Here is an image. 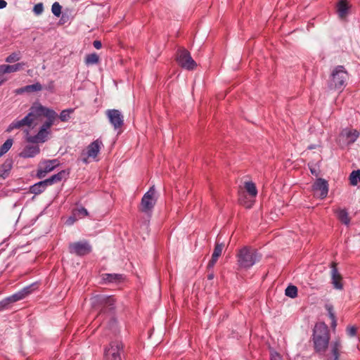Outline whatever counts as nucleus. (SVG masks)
Returning a JSON list of instances; mask_svg holds the SVG:
<instances>
[{
    "mask_svg": "<svg viewBox=\"0 0 360 360\" xmlns=\"http://www.w3.org/2000/svg\"><path fill=\"white\" fill-rule=\"evenodd\" d=\"M93 45L96 49H100L102 47V44L101 41L98 40L94 41Z\"/></svg>",
    "mask_w": 360,
    "mask_h": 360,
    "instance_id": "45",
    "label": "nucleus"
},
{
    "mask_svg": "<svg viewBox=\"0 0 360 360\" xmlns=\"http://www.w3.org/2000/svg\"><path fill=\"white\" fill-rule=\"evenodd\" d=\"M43 112L40 113V118L43 116L46 117L47 120L41 125L38 133L34 136H30L27 138L30 143H44L46 141L48 135L51 133V127L54 124V121L58 117L57 113L50 108L43 107Z\"/></svg>",
    "mask_w": 360,
    "mask_h": 360,
    "instance_id": "2",
    "label": "nucleus"
},
{
    "mask_svg": "<svg viewBox=\"0 0 360 360\" xmlns=\"http://www.w3.org/2000/svg\"><path fill=\"white\" fill-rule=\"evenodd\" d=\"M359 136V132L356 129L345 128L342 130L339 136V142L342 145H350L356 141Z\"/></svg>",
    "mask_w": 360,
    "mask_h": 360,
    "instance_id": "13",
    "label": "nucleus"
},
{
    "mask_svg": "<svg viewBox=\"0 0 360 360\" xmlns=\"http://www.w3.org/2000/svg\"><path fill=\"white\" fill-rule=\"evenodd\" d=\"M331 328L335 330L337 326V319L336 318H334V319H331Z\"/></svg>",
    "mask_w": 360,
    "mask_h": 360,
    "instance_id": "46",
    "label": "nucleus"
},
{
    "mask_svg": "<svg viewBox=\"0 0 360 360\" xmlns=\"http://www.w3.org/2000/svg\"><path fill=\"white\" fill-rule=\"evenodd\" d=\"M25 89L27 92L39 91L42 89V86L39 83H36L34 84L25 86Z\"/></svg>",
    "mask_w": 360,
    "mask_h": 360,
    "instance_id": "35",
    "label": "nucleus"
},
{
    "mask_svg": "<svg viewBox=\"0 0 360 360\" xmlns=\"http://www.w3.org/2000/svg\"><path fill=\"white\" fill-rule=\"evenodd\" d=\"M154 186L143 195L141 203L139 206V210L145 213L148 216H150L156 204L157 197Z\"/></svg>",
    "mask_w": 360,
    "mask_h": 360,
    "instance_id": "5",
    "label": "nucleus"
},
{
    "mask_svg": "<svg viewBox=\"0 0 360 360\" xmlns=\"http://www.w3.org/2000/svg\"><path fill=\"white\" fill-rule=\"evenodd\" d=\"M348 79V73L342 65L337 66L331 74L330 88L341 89L345 86Z\"/></svg>",
    "mask_w": 360,
    "mask_h": 360,
    "instance_id": "7",
    "label": "nucleus"
},
{
    "mask_svg": "<svg viewBox=\"0 0 360 360\" xmlns=\"http://www.w3.org/2000/svg\"><path fill=\"white\" fill-rule=\"evenodd\" d=\"M73 214L75 217H77L79 218H83L89 215L88 211L84 207H80L76 209L73 212Z\"/></svg>",
    "mask_w": 360,
    "mask_h": 360,
    "instance_id": "34",
    "label": "nucleus"
},
{
    "mask_svg": "<svg viewBox=\"0 0 360 360\" xmlns=\"http://www.w3.org/2000/svg\"><path fill=\"white\" fill-rule=\"evenodd\" d=\"M13 161L7 159L0 167V178L5 179L8 176V174L12 168Z\"/></svg>",
    "mask_w": 360,
    "mask_h": 360,
    "instance_id": "26",
    "label": "nucleus"
},
{
    "mask_svg": "<svg viewBox=\"0 0 360 360\" xmlns=\"http://www.w3.org/2000/svg\"><path fill=\"white\" fill-rule=\"evenodd\" d=\"M334 212L341 223L347 226L349 224L351 219L346 209L338 208L334 210Z\"/></svg>",
    "mask_w": 360,
    "mask_h": 360,
    "instance_id": "23",
    "label": "nucleus"
},
{
    "mask_svg": "<svg viewBox=\"0 0 360 360\" xmlns=\"http://www.w3.org/2000/svg\"><path fill=\"white\" fill-rule=\"evenodd\" d=\"M105 115L115 129L122 128L124 124V118L118 110H108L105 112Z\"/></svg>",
    "mask_w": 360,
    "mask_h": 360,
    "instance_id": "15",
    "label": "nucleus"
},
{
    "mask_svg": "<svg viewBox=\"0 0 360 360\" xmlns=\"http://www.w3.org/2000/svg\"><path fill=\"white\" fill-rule=\"evenodd\" d=\"M101 277L103 283L118 284L125 279V276L121 274H103Z\"/></svg>",
    "mask_w": 360,
    "mask_h": 360,
    "instance_id": "18",
    "label": "nucleus"
},
{
    "mask_svg": "<svg viewBox=\"0 0 360 360\" xmlns=\"http://www.w3.org/2000/svg\"><path fill=\"white\" fill-rule=\"evenodd\" d=\"M4 82V80H1L0 81V86L1 85V84Z\"/></svg>",
    "mask_w": 360,
    "mask_h": 360,
    "instance_id": "54",
    "label": "nucleus"
},
{
    "mask_svg": "<svg viewBox=\"0 0 360 360\" xmlns=\"http://www.w3.org/2000/svg\"><path fill=\"white\" fill-rule=\"evenodd\" d=\"M329 352H326L325 354L319 355L324 359V360H340V356L342 353V342L340 337L335 338L329 344Z\"/></svg>",
    "mask_w": 360,
    "mask_h": 360,
    "instance_id": "9",
    "label": "nucleus"
},
{
    "mask_svg": "<svg viewBox=\"0 0 360 360\" xmlns=\"http://www.w3.org/2000/svg\"><path fill=\"white\" fill-rule=\"evenodd\" d=\"M309 149H313V148H314V147L313 146H309Z\"/></svg>",
    "mask_w": 360,
    "mask_h": 360,
    "instance_id": "52",
    "label": "nucleus"
},
{
    "mask_svg": "<svg viewBox=\"0 0 360 360\" xmlns=\"http://www.w3.org/2000/svg\"><path fill=\"white\" fill-rule=\"evenodd\" d=\"M176 61L181 67L188 70H193L197 65L189 51L185 49H179L177 51Z\"/></svg>",
    "mask_w": 360,
    "mask_h": 360,
    "instance_id": "11",
    "label": "nucleus"
},
{
    "mask_svg": "<svg viewBox=\"0 0 360 360\" xmlns=\"http://www.w3.org/2000/svg\"><path fill=\"white\" fill-rule=\"evenodd\" d=\"M31 286L26 287L23 288L22 290L18 292L15 294L7 297L6 300L8 302H15L18 300L24 299L27 295L31 292Z\"/></svg>",
    "mask_w": 360,
    "mask_h": 360,
    "instance_id": "21",
    "label": "nucleus"
},
{
    "mask_svg": "<svg viewBox=\"0 0 360 360\" xmlns=\"http://www.w3.org/2000/svg\"><path fill=\"white\" fill-rule=\"evenodd\" d=\"M3 155V153L0 150V157H1Z\"/></svg>",
    "mask_w": 360,
    "mask_h": 360,
    "instance_id": "53",
    "label": "nucleus"
},
{
    "mask_svg": "<svg viewBox=\"0 0 360 360\" xmlns=\"http://www.w3.org/2000/svg\"><path fill=\"white\" fill-rule=\"evenodd\" d=\"M59 165L58 160H49L41 162L39 165L37 176L39 179L45 177L46 174L53 171L57 166Z\"/></svg>",
    "mask_w": 360,
    "mask_h": 360,
    "instance_id": "14",
    "label": "nucleus"
},
{
    "mask_svg": "<svg viewBox=\"0 0 360 360\" xmlns=\"http://www.w3.org/2000/svg\"><path fill=\"white\" fill-rule=\"evenodd\" d=\"M75 221H76V218L74 216V217H70L68 219V222L69 224H72Z\"/></svg>",
    "mask_w": 360,
    "mask_h": 360,
    "instance_id": "48",
    "label": "nucleus"
},
{
    "mask_svg": "<svg viewBox=\"0 0 360 360\" xmlns=\"http://www.w3.org/2000/svg\"><path fill=\"white\" fill-rule=\"evenodd\" d=\"M12 145H13V139H8L0 147V150L3 153V154H5L11 148Z\"/></svg>",
    "mask_w": 360,
    "mask_h": 360,
    "instance_id": "36",
    "label": "nucleus"
},
{
    "mask_svg": "<svg viewBox=\"0 0 360 360\" xmlns=\"http://www.w3.org/2000/svg\"><path fill=\"white\" fill-rule=\"evenodd\" d=\"M64 174H65V172L61 171V172H58V174L51 176L50 178L45 179L44 181L48 186L52 185L55 183H58V182L62 180V179L63 178Z\"/></svg>",
    "mask_w": 360,
    "mask_h": 360,
    "instance_id": "28",
    "label": "nucleus"
},
{
    "mask_svg": "<svg viewBox=\"0 0 360 360\" xmlns=\"http://www.w3.org/2000/svg\"><path fill=\"white\" fill-rule=\"evenodd\" d=\"M74 112V109L69 108L61 111L59 115V118L62 122H67L70 117V114Z\"/></svg>",
    "mask_w": 360,
    "mask_h": 360,
    "instance_id": "33",
    "label": "nucleus"
},
{
    "mask_svg": "<svg viewBox=\"0 0 360 360\" xmlns=\"http://www.w3.org/2000/svg\"><path fill=\"white\" fill-rule=\"evenodd\" d=\"M99 303L102 305V309L98 315V319L100 320L103 316L107 314L109 316L110 323L112 325L115 324V319L112 317V310L114 309L115 300L112 296L101 297L98 298Z\"/></svg>",
    "mask_w": 360,
    "mask_h": 360,
    "instance_id": "8",
    "label": "nucleus"
},
{
    "mask_svg": "<svg viewBox=\"0 0 360 360\" xmlns=\"http://www.w3.org/2000/svg\"><path fill=\"white\" fill-rule=\"evenodd\" d=\"M313 190L315 195L321 199L325 198L328 193V184L327 181L321 178L316 179L313 185Z\"/></svg>",
    "mask_w": 360,
    "mask_h": 360,
    "instance_id": "16",
    "label": "nucleus"
},
{
    "mask_svg": "<svg viewBox=\"0 0 360 360\" xmlns=\"http://www.w3.org/2000/svg\"><path fill=\"white\" fill-rule=\"evenodd\" d=\"M347 334L349 335V336H354L356 333V328L354 326H351V327H348L347 329Z\"/></svg>",
    "mask_w": 360,
    "mask_h": 360,
    "instance_id": "43",
    "label": "nucleus"
},
{
    "mask_svg": "<svg viewBox=\"0 0 360 360\" xmlns=\"http://www.w3.org/2000/svg\"><path fill=\"white\" fill-rule=\"evenodd\" d=\"M330 340V333L328 326L324 322L316 323L311 338L314 352L318 355L325 354L328 349Z\"/></svg>",
    "mask_w": 360,
    "mask_h": 360,
    "instance_id": "1",
    "label": "nucleus"
},
{
    "mask_svg": "<svg viewBox=\"0 0 360 360\" xmlns=\"http://www.w3.org/2000/svg\"><path fill=\"white\" fill-rule=\"evenodd\" d=\"M20 53L14 52V53H12L11 54H10L6 58L5 60H6V63H14V62L18 61L20 60Z\"/></svg>",
    "mask_w": 360,
    "mask_h": 360,
    "instance_id": "39",
    "label": "nucleus"
},
{
    "mask_svg": "<svg viewBox=\"0 0 360 360\" xmlns=\"http://www.w3.org/2000/svg\"><path fill=\"white\" fill-rule=\"evenodd\" d=\"M69 251L77 256H84L91 252V246L87 241L72 243L69 245Z\"/></svg>",
    "mask_w": 360,
    "mask_h": 360,
    "instance_id": "12",
    "label": "nucleus"
},
{
    "mask_svg": "<svg viewBox=\"0 0 360 360\" xmlns=\"http://www.w3.org/2000/svg\"><path fill=\"white\" fill-rule=\"evenodd\" d=\"M103 147V143L101 139L95 140L86 147V150H82L79 160L84 164H88L90 159L96 160V158Z\"/></svg>",
    "mask_w": 360,
    "mask_h": 360,
    "instance_id": "6",
    "label": "nucleus"
},
{
    "mask_svg": "<svg viewBox=\"0 0 360 360\" xmlns=\"http://www.w3.org/2000/svg\"><path fill=\"white\" fill-rule=\"evenodd\" d=\"M311 172L312 174H315L316 175H317V174H316V171H315V169H311Z\"/></svg>",
    "mask_w": 360,
    "mask_h": 360,
    "instance_id": "51",
    "label": "nucleus"
},
{
    "mask_svg": "<svg viewBox=\"0 0 360 360\" xmlns=\"http://www.w3.org/2000/svg\"><path fill=\"white\" fill-rule=\"evenodd\" d=\"M7 6V2L4 0H0V8H4Z\"/></svg>",
    "mask_w": 360,
    "mask_h": 360,
    "instance_id": "47",
    "label": "nucleus"
},
{
    "mask_svg": "<svg viewBox=\"0 0 360 360\" xmlns=\"http://www.w3.org/2000/svg\"><path fill=\"white\" fill-rule=\"evenodd\" d=\"M325 308L327 310L330 319L336 318L333 305L327 304H326Z\"/></svg>",
    "mask_w": 360,
    "mask_h": 360,
    "instance_id": "40",
    "label": "nucleus"
},
{
    "mask_svg": "<svg viewBox=\"0 0 360 360\" xmlns=\"http://www.w3.org/2000/svg\"><path fill=\"white\" fill-rule=\"evenodd\" d=\"M25 65H26V63L24 62L18 63L14 65H7L8 73L19 71V70L23 69L24 66H25Z\"/></svg>",
    "mask_w": 360,
    "mask_h": 360,
    "instance_id": "31",
    "label": "nucleus"
},
{
    "mask_svg": "<svg viewBox=\"0 0 360 360\" xmlns=\"http://www.w3.org/2000/svg\"><path fill=\"white\" fill-rule=\"evenodd\" d=\"M337 9L339 17L341 19L345 18L349 10V6L346 0H340L337 5Z\"/></svg>",
    "mask_w": 360,
    "mask_h": 360,
    "instance_id": "24",
    "label": "nucleus"
},
{
    "mask_svg": "<svg viewBox=\"0 0 360 360\" xmlns=\"http://www.w3.org/2000/svg\"><path fill=\"white\" fill-rule=\"evenodd\" d=\"M8 73L7 65H0V76L4 74Z\"/></svg>",
    "mask_w": 360,
    "mask_h": 360,
    "instance_id": "44",
    "label": "nucleus"
},
{
    "mask_svg": "<svg viewBox=\"0 0 360 360\" xmlns=\"http://www.w3.org/2000/svg\"><path fill=\"white\" fill-rule=\"evenodd\" d=\"M244 189L243 191H245V193H247L250 198L255 199L257 195V189L254 182L245 181L244 183Z\"/></svg>",
    "mask_w": 360,
    "mask_h": 360,
    "instance_id": "25",
    "label": "nucleus"
},
{
    "mask_svg": "<svg viewBox=\"0 0 360 360\" xmlns=\"http://www.w3.org/2000/svg\"><path fill=\"white\" fill-rule=\"evenodd\" d=\"M62 6L59 4L58 2H55L53 4L51 7V11L54 15L56 17H59L61 14Z\"/></svg>",
    "mask_w": 360,
    "mask_h": 360,
    "instance_id": "38",
    "label": "nucleus"
},
{
    "mask_svg": "<svg viewBox=\"0 0 360 360\" xmlns=\"http://www.w3.org/2000/svg\"><path fill=\"white\" fill-rule=\"evenodd\" d=\"M224 245L217 243L212 255V258L208 262L207 269H212L215 265L218 258L221 256Z\"/></svg>",
    "mask_w": 360,
    "mask_h": 360,
    "instance_id": "20",
    "label": "nucleus"
},
{
    "mask_svg": "<svg viewBox=\"0 0 360 360\" xmlns=\"http://www.w3.org/2000/svg\"><path fill=\"white\" fill-rule=\"evenodd\" d=\"M25 91H26L25 89V86L22 87V88H20V89H18L16 91V92L18 93V94H21V93H23Z\"/></svg>",
    "mask_w": 360,
    "mask_h": 360,
    "instance_id": "49",
    "label": "nucleus"
},
{
    "mask_svg": "<svg viewBox=\"0 0 360 360\" xmlns=\"http://www.w3.org/2000/svg\"><path fill=\"white\" fill-rule=\"evenodd\" d=\"M40 151L38 146H27L20 153V155L25 158H32Z\"/></svg>",
    "mask_w": 360,
    "mask_h": 360,
    "instance_id": "22",
    "label": "nucleus"
},
{
    "mask_svg": "<svg viewBox=\"0 0 360 360\" xmlns=\"http://www.w3.org/2000/svg\"><path fill=\"white\" fill-rule=\"evenodd\" d=\"M238 202L240 205H243L245 208L250 209L252 207L255 202V199L250 198L248 194L245 193V191L240 188L238 191Z\"/></svg>",
    "mask_w": 360,
    "mask_h": 360,
    "instance_id": "19",
    "label": "nucleus"
},
{
    "mask_svg": "<svg viewBox=\"0 0 360 360\" xmlns=\"http://www.w3.org/2000/svg\"><path fill=\"white\" fill-rule=\"evenodd\" d=\"M99 62V56L98 54L94 53L88 54L85 58V63L86 65H94Z\"/></svg>",
    "mask_w": 360,
    "mask_h": 360,
    "instance_id": "30",
    "label": "nucleus"
},
{
    "mask_svg": "<svg viewBox=\"0 0 360 360\" xmlns=\"http://www.w3.org/2000/svg\"><path fill=\"white\" fill-rule=\"evenodd\" d=\"M12 145H13V139H8L0 147V150L3 153V154H5L11 148Z\"/></svg>",
    "mask_w": 360,
    "mask_h": 360,
    "instance_id": "37",
    "label": "nucleus"
},
{
    "mask_svg": "<svg viewBox=\"0 0 360 360\" xmlns=\"http://www.w3.org/2000/svg\"><path fill=\"white\" fill-rule=\"evenodd\" d=\"M331 268V283L333 287L338 290H342L343 288L342 276L338 272L337 269V263L332 262L330 264Z\"/></svg>",
    "mask_w": 360,
    "mask_h": 360,
    "instance_id": "17",
    "label": "nucleus"
},
{
    "mask_svg": "<svg viewBox=\"0 0 360 360\" xmlns=\"http://www.w3.org/2000/svg\"><path fill=\"white\" fill-rule=\"evenodd\" d=\"M123 352V345L121 341H112L105 349V360H122L121 354Z\"/></svg>",
    "mask_w": 360,
    "mask_h": 360,
    "instance_id": "10",
    "label": "nucleus"
},
{
    "mask_svg": "<svg viewBox=\"0 0 360 360\" xmlns=\"http://www.w3.org/2000/svg\"><path fill=\"white\" fill-rule=\"evenodd\" d=\"M237 257L238 266L243 269L252 266L259 259L257 250L249 246L241 248L237 254Z\"/></svg>",
    "mask_w": 360,
    "mask_h": 360,
    "instance_id": "4",
    "label": "nucleus"
},
{
    "mask_svg": "<svg viewBox=\"0 0 360 360\" xmlns=\"http://www.w3.org/2000/svg\"><path fill=\"white\" fill-rule=\"evenodd\" d=\"M349 181L350 184L352 186H356L360 182V169L352 172L349 175Z\"/></svg>",
    "mask_w": 360,
    "mask_h": 360,
    "instance_id": "29",
    "label": "nucleus"
},
{
    "mask_svg": "<svg viewBox=\"0 0 360 360\" xmlns=\"http://www.w3.org/2000/svg\"><path fill=\"white\" fill-rule=\"evenodd\" d=\"M43 10H44V6H43L42 3H39V4H36L34 6V9H33L34 12L37 15H40L43 12Z\"/></svg>",
    "mask_w": 360,
    "mask_h": 360,
    "instance_id": "42",
    "label": "nucleus"
},
{
    "mask_svg": "<svg viewBox=\"0 0 360 360\" xmlns=\"http://www.w3.org/2000/svg\"><path fill=\"white\" fill-rule=\"evenodd\" d=\"M271 360H283V356L276 351L271 350L270 353Z\"/></svg>",
    "mask_w": 360,
    "mask_h": 360,
    "instance_id": "41",
    "label": "nucleus"
},
{
    "mask_svg": "<svg viewBox=\"0 0 360 360\" xmlns=\"http://www.w3.org/2000/svg\"><path fill=\"white\" fill-rule=\"evenodd\" d=\"M43 107L41 104L32 105L30 109L29 113L22 120H14L8 127L6 131L11 132L15 129H20L24 127L34 129L40 120V113L43 112Z\"/></svg>",
    "mask_w": 360,
    "mask_h": 360,
    "instance_id": "3",
    "label": "nucleus"
},
{
    "mask_svg": "<svg viewBox=\"0 0 360 360\" xmlns=\"http://www.w3.org/2000/svg\"><path fill=\"white\" fill-rule=\"evenodd\" d=\"M46 187L47 185L45 181L44 180L32 186L30 188V191L32 193L38 195L41 193L46 189Z\"/></svg>",
    "mask_w": 360,
    "mask_h": 360,
    "instance_id": "27",
    "label": "nucleus"
},
{
    "mask_svg": "<svg viewBox=\"0 0 360 360\" xmlns=\"http://www.w3.org/2000/svg\"><path fill=\"white\" fill-rule=\"evenodd\" d=\"M285 295L290 297L295 298L297 296V288L295 285H289L285 289Z\"/></svg>",
    "mask_w": 360,
    "mask_h": 360,
    "instance_id": "32",
    "label": "nucleus"
},
{
    "mask_svg": "<svg viewBox=\"0 0 360 360\" xmlns=\"http://www.w3.org/2000/svg\"><path fill=\"white\" fill-rule=\"evenodd\" d=\"M213 278H214V274H208L207 278L209 280H212Z\"/></svg>",
    "mask_w": 360,
    "mask_h": 360,
    "instance_id": "50",
    "label": "nucleus"
}]
</instances>
